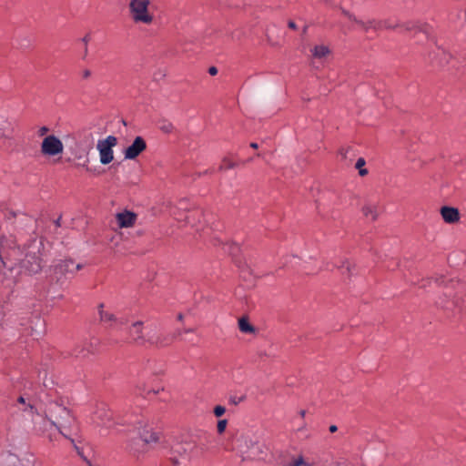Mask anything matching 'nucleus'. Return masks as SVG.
<instances>
[{"mask_svg": "<svg viewBox=\"0 0 466 466\" xmlns=\"http://www.w3.org/2000/svg\"><path fill=\"white\" fill-rule=\"evenodd\" d=\"M128 13L131 21L136 25H150L155 21L151 0H130Z\"/></svg>", "mask_w": 466, "mask_h": 466, "instance_id": "f257e3e1", "label": "nucleus"}, {"mask_svg": "<svg viewBox=\"0 0 466 466\" xmlns=\"http://www.w3.org/2000/svg\"><path fill=\"white\" fill-rule=\"evenodd\" d=\"M64 144L56 135L45 137L40 144V153L45 157H55L64 153Z\"/></svg>", "mask_w": 466, "mask_h": 466, "instance_id": "f03ea898", "label": "nucleus"}, {"mask_svg": "<svg viewBox=\"0 0 466 466\" xmlns=\"http://www.w3.org/2000/svg\"><path fill=\"white\" fill-rule=\"evenodd\" d=\"M116 144L117 138L114 136H108L97 141L96 149L99 153V161L102 165H107L114 160L113 148Z\"/></svg>", "mask_w": 466, "mask_h": 466, "instance_id": "7ed1b4c3", "label": "nucleus"}, {"mask_svg": "<svg viewBox=\"0 0 466 466\" xmlns=\"http://www.w3.org/2000/svg\"><path fill=\"white\" fill-rule=\"evenodd\" d=\"M46 412V415L49 416V419L52 420V424H55V421H53L54 420L60 423L61 426H64L65 424L69 423L72 419L70 411L57 402L49 403Z\"/></svg>", "mask_w": 466, "mask_h": 466, "instance_id": "20e7f679", "label": "nucleus"}, {"mask_svg": "<svg viewBox=\"0 0 466 466\" xmlns=\"http://www.w3.org/2000/svg\"><path fill=\"white\" fill-rule=\"evenodd\" d=\"M111 419V413L106 405L101 403L96 405L91 411V420L97 426H107Z\"/></svg>", "mask_w": 466, "mask_h": 466, "instance_id": "39448f33", "label": "nucleus"}, {"mask_svg": "<svg viewBox=\"0 0 466 466\" xmlns=\"http://www.w3.org/2000/svg\"><path fill=\"white\" fill-rule=\"evenodd\" d=\"M147 148V143L142 137H137L133 143L124 150L125 159H135Z\"/></svg>", "mask_w": 466, "mask_h": 466, "instance_id": "423d86ee", "label": "nucleus"}, {"mask_svg": "<svg viewBox=\"0 0 466 466\" xmlns=\"http://www.w3.org/2000/svg\"><path fill=\"white\" fill-rule=\"evenodd\" d=\"M136 433L144 443L148 444L157 441V434L152 431L148 425L142 421L137 423V426L136 427Z\"/></svg>", "mask_w": 466, "mask_h": 466, "instance_id": "0eeeda50", "label": "nucleus"}, {"mask_svg": "<svg viewBox=\"0 0 466 466\" xmlns=\"http://www.w3.org/2000/svg\"><path fill=\"white\" fill-rule=\"evenodd\" d=\"M22 268L29 274H36L42 268L41 260L35 254H28L23 262Z\"/></svg>", "mask_w": 466, "mask_h": 466, "instance_id": "6e6552de", "label": "nucleus"}, {"mask_svg": "<svg viewBox=\"0 0 466 466\" xmlns=\"http://www.w3.org/2000/svg\"><path fill=\"white\" fill-rule=\"evenodd\" d=\"M441 215L442 219L449 224H453L460 220V212L456 208L442 207L441 208Z\"/></svg>", "mask_w": 466, "mask_h": 466, "instance_id": "1a4fd4ad", "label": "nucleus"}, {"mask_svg": "<svg viewBox=\"0 0 466 466\" xmlns=\"http://www.w3.org/2000/svg\"><path fill=\"white\" fill-rule=\"evenodd\" d=\"M136 218V215L129 211L116 215V220L119 228H131L135 224Z\"/></svg>", "mask_w": 466, "mask_h": 466, "instance_id": "9d476101", "label": "nucleus"}, {"mask_svg": "<svg viewBox=\"0 0 466 466\" xmlns=\"http://www.w3.org/2000/svg\"><path fill=\"white\" fill-rule=\"evenodd\" d=\"M55 271L60 275L74 274L75 262L71 259L61 260L55 266Z\"/></svg>", "mask_w": 466, "mask_h": 466, "instance_id": "9b49d317", "label": "nucleus"}, {"mask_svg": "<svg viewBox=\"0 0 466 466\" xmlns=\"http://www.w3.org/2000/svg\"><path fill=\"white\" fill-rule=\"evenodd\" d=\"M98 314L101 322L108 325L109 327H113L114 325L118 323V320L116 318V316L112 312L106 310L104 309V304H100L98 306Z\"/></svg>", "mask_w": 466, "mask_h": 466, "instance_id": "f8f14e48", "label": "nucleus"}, {"mask_svg": "<svg viewBox=\"0 0 466 466\" xmlns=\"http://www.w3.org/2000/svg\"><path fill=\"white\" fill-rule=\"evenodd\" d=\"M130 336L132 339L138 344H143L145 342V337L143 334V323L141 321H137L133 323L129 330Z\"/></svg>", "mask_w": 466, "mask_h": 466, "instance_id": "ddd939ff", "label": "nucleus"}, {"mask_svg": "<svg viewBox=\"0 0 466 466\" xmlns=\"http://www.w3.org/2000/svg\"><path fill=\"white\" fill-rule=\"evenodd\" d=\"M311 54L316 59H325L330 54V50L327 46L318 45L311 49Z\"/></svg>", "mask_w": 466, "mask_h": 466, "instance_id": "4468645a", "label": "nucleus"}, {"mask_svg": "<svg viewBox=\"0 0 466 466\" xmlns=\"http://www.w3.org/2000/svg\"><path fill=\"white\" fill-rule=\"evenodd\" d=\"M362 212L364 216L370 220H375L379 216L378 207L372 204L365 205L362 208Z\"/></svg>", "mask_w": 466, "mask_h": 466, "instance_id": "2eb2a0df", "label": "nucleus"}, {"mask_svg": "<svg viewBox=\"0 0 466 466\" xmlns=\"http://www.w3.org/2000/svg\"><path fill=\"white\" fill-rule=\"evenodd\" d=\"M238 329L243 333L252 334L255 332V328L244 318L238 320Z\"/></svg>", "mask_w": 466, "mask_h": 466, "instance_id": "dca6fc26", "label": "nucleus"}, {"mask_svg": "<svg viewBox=\"0 0 466 466\" xmlns=\"http://www.w3.org/2000/svg\"><path fill=\"white\" fill-rule=\"evenodd\" d=\"M287 466H311L308 463L302 456L292 459Z\"/></svg>", "mask_w": 466, "mask_h": 466, "instance_id": "f3484780", "label": "nucleus"}, {"mask_svg": "<svg viewBox=\"0 0 466 466\" xmlns=\"http://www.w3.org/2000/svg\"><path fill=\"white\" fill-rule=\"evenodd\" d=\"M365 159L362 157H360L356 162V168L359 169V173L361 177L368 174V170L366 168H363L365 166Z\"/></svg>", "mask_w": 466, "mask_h": 466, "instance_id": "a211bd4d", "label": "nucleus"}, {"mask_svg": "<svg viewBox=\"0 0 466 466\" xmlns=\"http://www.w3.org/2000/svg\"><path fill=\"white\" fill-rule=\"evenodd\" d=\"M159 128L161 131H163L164 133H167V134L172 133L175 129L173 124L170 122H167V121H163L160 124Z\"/></svg>", "mask_w": 466, "mask_h": 466, "instance_id": "6ab92c4d", "label": "nucleus"}, {"mask_svg": "<svg viewBox=\"0 0 466 466\" xmlns=\"http://www.w3.org/2000/svg\"><path fill=\"white\" fill-rule=\"evenodd\" d=\"M49 127L46 126H42L37 129V136L40 137H45L48 136L49 134Z\"/></svg>", "mask_w": 466, "mask_h": 466, "instance_id": "aec40b11", "label": "nucleus"}, {"mask_svg": "<svg viewBox=\"0 0 466 466\" xmlns=\"http://www.w3.org/2000/svg\"><path fill=\"white\" fill-rule=\"evenodd\" d=\"M226 412V409L223 406L218 405L214 408V414L216 417H221Z\"/></svg>", "mask_w": 466, "mask_h": 466, "instance_id": "412c9836", "label": "nucleus"}, {"mask_svg": "<svg viewBox=\"0 0 466 466\" xmlns=\"http://www.w3.org/2000/svg\"><path fill=\"white\" fill-rule=\"evenodd\" d=\"M227 424H228V421L226 420H220L218 422V431L219 433H222L224 432V431L226 430V427H227Z\"/></svg>", "mask_w": 466, "mask_h": 466, "instance_id": "4be33fe9", "label": "nucleus"}, {"mask_svg": "<svg viewBox=\"0 0 466 466\" xmlns=\"http://www.w3.org/2000/svg\"><path fill=\"white\" fill-rule=\"evenodd\" d=\"M8 124V119L5 116L0 115V132L5 130V127Z\"/></svg>", "mask_w": 466, "mask_h": 466, "instance_id": "5701e85b", "label": "nucleus"}, {"mask_svg": "<svg viewBox=\"0 0 466 466\" xmlns=\"http://www.w3.org/2000/svg\"><path fill=\"white\" fill-rule=\"evenodd\" d=\"M150 342L153 343V344H157V345H160V346H167L168 345V341H166L165 339H153L152 338L149 339Z\"/></svg>", "mask_w": 466, "mask_h": 466, "instance_id": "b1692460", "label": "nucleus"}, {"mask_svg": "<svg viewBox=\"0 0 466 466\" xmlns=\"http://www.w3.org/2000/svg\"><path fill=\"white\" fill-rule=\"evenodd\" d=\"M355 21L364 29V30H368L369 28H371V27H374V25H373V22H369V23H363V22H360V21H357L355 19Z\"/></svg>", "mask_w": 466, "mask_h": 466, "instance_id": "393cba45", "label": "nucleus"}, {"mask_svg": "<svg viewBox=\"0 0 466 466\" xmlns=\"http://www.w3.org/2000/svg\"><path fill=\"white\" fill-rule=\"evenodd\" d=\"M234 167V164L230 161H228V160H224L223 161V165H222V168H231Z\"/></svg>", "mask_w": 466, "mask_h": 466, "instance_id": "a878e982", "label": "nucleus"}, {"mask_svg": "<svg viewBox=\"0 0 466 466\" xmlns=\"http://www.w3.org/2000/svg\"><path fill=\"white\" fill-rule=\"evenodd\" d=\"M352 266H353V265H352L350 262H349V261H345V262L343 263V265H342V268H344L347 270V272H349V273H350V270H351V267H352Z\"/></svg>", "mask_w": 466, "mask_h": 466, "instance_id": "bb28decb", "label": "nucleus"}, {"mask_svg": "<svg viewBox=\"0 0 466 466\" xmlns=\"http://www.w3.org/2000/svg\"><path fill=\"white\" fill-rule=\"evenodd\" d=\"M82 76H83V78H85V79L89 78V77L91 76V71H90L89 69H84V70L82 71Z\"/></svg>", "mask_w": 466, "mask_h": 466, "instance_id": "cd10ccee", "label": "nucleus"}, {"mask_svg": "<svg viewBox=\"0 0 466 466\" xmlns=\"http://www.w3.org/2000/svg\"><path fill=\"white\" fill-rule=\"evenodd\" d=\"M208 73H209L211 76H215V75H217V73H218V69H217L215 66H211V67L208 69Z\"/></svg>", "mask_w": 466, "mask_h": 466, "instance_id": "c85d7f7f", "label": "nucleus"}, {"mask_svg": "<svg viewBox=\"0 0 466 466\" xmlns=\"http://www.w3.org/2000/svg\"><path fill=\"white\" fill-rule=\"evenodd\" d=\"M83 264L81 263H75V272L77 271V270H80L83 268Z\"/></svg>", "mask_w": 466, "mask_h": 466, "instance_id": "c756f323", "label": "nucleus"}, {"mask_svg": "<svg viewBox=\"0 0 466 466\" xmlns=\"http://www.w3.org/2000/svg\"><path fill=\"white\" fill-rule=\"evenodd\" d=\"M18 403L22 404V405H25L26 404V401H25V399L24 397H19L18 400H17Z\"/></svg>", "mask_w": 466, "mask_h": 466, "instance_id": "7c9ffc66", "label": "nucleus"}, {"mask_svg": "<svg viewBox=\"0 0 466 466\" xmlns=\"http://www.w3.org/2000/svg\"><path fill=\"white\" fill-rule=\"evenodd\" d=\"M289 26L290 28H292V29H296V28H297L296 24H295L294 22H292V21H290V22L289 23Z\"/></svg>", "mask_w": 466, "mask_h": 466, "instance_id": "2f4dec72", "label": "nucleus"}, {"mask_svg": "<svg viewBox=\"0 0 466 466\" xmlns=\"http://www.w3.org/2000/svg\"><path fill=\"white\" fill-rule=\"evenodd\" d=\"M336 431H337V426H335V425H331V426L329 427V431H330V432H335Z\"/></svg>", "mask_w": 466, "mask_h": 466, "instance_id": "473e14b6", "label": "nucleus"}, {"mask_svg": "<svg viewBox=\"0 0 466 466\" xmlns=\"http://www.w3.org/2000/svg\"><path fill=\"white\" fill-rule=\"evenodd\" d=\"M250 147H251L252 148H258V144H257V143H251V144H250Z\"/></svg>", "mask_w": 466, "mask_h": 466, "instance_id": "72a5a7b5", "label": "nucleus"}, {"mask_svg": "<svg viewBox=\"0 0 466 466\" xmlns=\"http://www.w3.org/2000/svg\"><path fill=\"white\" fill-rule=\"evenodd\" d=\"M195 450H196V451L194 452V455H198V446H195Z\"/></svg>", "mask_w": 466, "mask_h": 466, "instance_id": "f704fd0d", "label": "nucleus"}, {"mask_svg": "<svg viewBox=\"0 0 466 466\" xmlns=\"http://www.w3.org/2000/svg\"><path fill=\"white\" fill-rule=\"evenodd\" d=\"M83 42H85L86 44H87V42H88V37H87V36H85V37L83 38Z\"/></svg>", "mask_w": 466, "mask_h": 466, "instance_id": "c9c22d12", "label": "nucleus"}, {"mask_svg": "<svg viewBox=\"0 0 466 466\" xmlns=\"http://www.w3.org/2000/svg\"><path fill=\"white\" fill-rule=\"evenodd\" d=\"M27 407H28L30 410H32V409H33V406H32L30 403L27 405Z\"/></svg>", "mask_w": 466, "mask_h": 466, "instance_id": "e433bc0d", "label": "nucleus"}]
</instances>
